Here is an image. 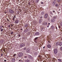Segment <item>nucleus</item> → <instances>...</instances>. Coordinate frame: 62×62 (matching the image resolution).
Returning a JSON list of instances; mask_svg holds the SVG:
<instances>
[{"instance_id": "61", "label": "nucleus", "mask_w": 62, "mask_h": 62, "mask_svg": "<svg viewBox=\"0 0 62 62\" xmlns=\"http://www.w3.org/2000/svg\"><path fill=\"white\" fill-rule=\"evenodd\" d=\"M50 24V23H48L49 25V24Z\"/></svg>"}, {"instance_id": "9", "label": "nucleus", "mask_w": 62, "mask_h": 62, "mask_svg": "<svg viewBox=\"0 0 62 62\" xmlns=\"http://www.w3.org/2000/svg\"><path fill=\"white\" fill-rule=\"evenodd\" d=\"M55 21V19H52L51 20V22H52V23H54V22Z\"/></svg>"}, {"instance_id": "15", "label": "nucleus", "mask_w": 62, "mask_h": 62, "mask_svg": "<svg viewBox=\"0 0 62 62\" xmlns=\"http://www.w3.org/2000/svg\"><path fill=\"white\" fill-rule=\"evenodd\" d=\"M50 13L51 14V15H53V13L52 12L50 11Z\"/></svg>"}, {"instance_id": "1", "label": "nucleus", "mask_w": 62, "mask_h": 62, "mask_svg": "<svg viewBox=\"0 0 62 62\" xmlns=\"http://www.w3.org/2000/svg\"><path fill=\"white\" fill-rule=\"evenodd\" d=\"M54 53L55 54H56L57 53V49H55L54 50Z\"/></svg>"}, {"instance_id": "2", "label": "nucleus", "mask_w": 62, "mask_h": 62, "mask_svg": "<svg viewBox=\"0 0 62 62\" xmlns=\"http://www.w3.org/2000/svg\"><path fill=\"white\" fill-rule=\"evenodd\" d=\"M23 54L22 53H19L18 54V56L19 57H22V56H23Z\"/></svg>"}, {"instance_id": "35", "label": "nucleus", "mask_w": 62, "mask_h": 62, "mask_svg": "<svg viewBox=\"0 0 62 62\" xmlns=\"http://www.w3.org/2000/svg\"><path fill=\"white\" fill-rule=\"evenodd\" d=\"M45 25H46V24H47V23H45Z\"/></svg>"}, {"instance_id": "51", "label": "nucleus", "mask_w": 62, "mask_h": 62, "mask_svg": "<svg viewBox=\"0 0 62 62\" xmlns=\"http://www.w3.org/2000/svg\"><path fill=\"white\" fill-rule=\"evenodd\" d=\"M45 48V46H44L43 47V49H44Z\"/></svg>"}, {"instance_id": "34", "label": "nucleus", "mask_w": 62, "mask_h": 62, "mask_svg": "<svg viewBox=\"0 0 62 62\" xmlns=\"http://www.w3.org/2000/svg\"><path fill=\"white\" fill-rule=\"evenodd\" d=\"M18 36V37H20L21 36V35L20 34H19Z\"/></svg>"}, {"instance_id": "28", "label": "nucleus", "mask_w": 62, "mask_h": 62, "mask_svg": "<svg viewBox=\"0 0 62 62\" xmlns=\"http://www.w3.org/2000/svg\"><path fill=\"white\" fill-rule=\"evenodd\" d=\"M51 28L52 29H54V26H52Z\"/></svg>"}, {"instance_id": "16", "label": "nucleus", "mask_w": 62, "mask_h": 62, "mask_svg": "<svg viewBox=\"0 0 62 62\" xmlns=\"http://www.w3.org/2000/svg\"><path fill=\"white\" fill-rule=\"evenodd\" d=\"M56 2H58L59 3V2H61V0H56Z\"/></svg>"}, {"instance_id": "38", "label": "nucleus", "mask_w": 62, "mask_h": 62, "mask_svg": "<svg viewBox=\"0 0 62 62\" xmlns=\"http://www.w3.org/2000/svg\"><path fill=\"white\" fill-rule=\"evenodd\" d=\"M50 18H47V20H49Z\"/></svg>"}, {"instance_id": "39", "label": "nucleus", "mask_w": 62, "mask_h": 62, "mask_svg": "<svg viewBox=\"0 0 62 62\" xmlns=\"http://www.w3.org/2000/svg\"><path fill=\"white\" fill-rule=\"evenodd\" d=\"M15 56H16V55H15V54H14L13 55V56H14V57H15Z\"/></svg>"}, {"instance_id": "36", "label": "nucleus", "mask_w": 62, "mask_h": 62, "mask_svg": "<svg viewBox=\"0 0 62 62\" xmlns=\"http://www.w3.org/2000/svg\"><path fill=\"white\" fill-rule=\"evenodd\" d=\"M2 26H0V30H1V28H2Z\"/></svg>"}, {"instance_id": "5", "label": "nucleus", "mask_w": 62, "mask_h": 62, "mask_svg": "<svg viewBox=\"0 0 62 62\" xmlns=\"http://www.w3.org/2000/svg\"><path fill=\"white\" fill-rule=\"evenodd\" d=\"M25 46V44H24L23 43L20 45V46L21 47H23Z\"/></svg>"}, {"instance_id": "12", "label": "nucleus", "mask_w": 62, "mask_h": 62, "mask_svg": "<svg viewBox=\"0 0 62 62\" xmlns=\"http://www.w3.org/2000/svg\"><path fill=\"white\" fill-rule=\"evenodd\" d=\"M47 46L48 48H51V45H47Z\"/></svg>"}, {"instance_id": "24", "label": "nucleus", "mask_w": 62, "mask_h": 62, "mask_svg": "<svg viewBox=\"0 0 62 62\" xmlns=\"http://www.w3.org/2000/svg\"><path fill=\"white\" fill-rule=\"evenodd\" d=\"M44 14V12H42L41 13V14H42V15H43V14Z\"/></svg>"}, {"instance_id": "7", "label": "nucleus", "mask_w": 62, "mask_h": 62, "mask_svg": "<svg viewBox=\"0 0 62 62\" xmlns=\"http://www.w3.org/2000/svg\"><path fill=\"white\" fill-rule=\"evenodd\" d=\"M39 35V32H36L35 34V35L36 36H38Z\"/></svg>"}, {"instance_id": "11", "label": "nucleus", "mask_w": 62, "mask_h": 62, "mask_svg": "<svg viewBox=\"0 0 62 62\" xmlns=\"http://www.w3.org/2000/svg\"><path fill=\"white\" fill-rule=\"evenodd\" d=\"M18 23H19V20H16L15 21V23H16V24Z\"/></svg>"}, {"instance_id": "3", "label": "nucleus", "mask_w": 62, "mask_h": 62, "mask_svg": "<svg viewBox=\"0 0 62 62\" xmlns=\"http://www.w3.org/2000/svg\"><path fill=\"white\" fill-rule=\"evenodd\" d=\"M9 12L10 13H14V11L11 9L9 10Z\"/></svg>"}, {"instance_id": "8", "label": "nucleus", "mask_w": 62, "mask_h": 62, "mask_svg": "<svg viewBox=\"0 0 62 62\" xmlns=\"http://www.w3.org/2000/svg\"><path fill=\"white\" fill-rule=\"evenodd\" d=\"M28 57L29 58H30V59H33V57L31 56L30 55H28Z\"/></svg>"}, {"instance_id": "42", "label": "nucleus", "mask_w": 62, "mask_h": 62, "mask_svg": "<svg viewBox=\"0 0 62 62\" xmlns=\"http://www.w3.org/2000/svg\"><path fill=\"white\" fill-rule=\"evenodd\" d=\"M58 27L59 28H60V26L59 25L58 26Z\"/></svg>"}, {"instance_id": "47", "label": "nucleus", "mask_w": 62, "mask_h": 62, "mask_svg": "<svg viewBox=\"0 0 62 62\" xmlns=\"http://www.w3.org/2000/svg\"><path fill=\"white\" fill-rule=\"evenodd\" d=\"M56 29H57V27H56Z\"/></svg>"}, {"instance_id": "62", "label": "nucleus", "mask_w": 62, "mask_h": 62, "mask_svg": "<svg viewBox=\"0 0 62 62\" xmlns=\"http://www.w3.org/2000/svg\"><path fill=\"white\" fill-rule=\"evenodd\" d=\"M21 61V62H22V61H23L21 60V61Z\"/></svg>"}, {"instance_id": "44", "label": "nucleus", "mask_w": 62, "mask_h": 62, "mask_svg": "<svg viewBox=\"0 0 62 62\" xmlns=\"http://www.w3.org/2000/svg\"><path fill=\"white\" fill-rule=\"evenodd\" d=\"M14 16L15 19L16 18V16Z\"/></svg>"}, {"instance_id": "45", "label": "nucleus", "mask_w": 62, "mask_h": 62, "mask_svg": "<svg viewBox=\"0 0 62 62\" xmlns=\"http://www.w3.org/2000/svg\"><path fill=\"white\" fill-rule=\"evenodd\" d=\"M53 13H54V12H55L54 11H54H53Z\"/></svg>"}, {"instance_id": "50", "label": "nucleus", "mask_w": 62, "mask_h": 62, "mask_svg": "<svg viewBox=\"0 0 62 62\" xmlns=\"http://www.w3.org/2000/svg\"><path fill=\"white\" fill-rule=\"evenodd\" d=\"M53 18H54V19H55V17H53Z\"/></svg>"}, {"instance_id": "43", "label": "nucleus", "mask_w": 62, "mask_h": 62, "mask_svg": "<svg viewBox=\"0 0 62 62\" xmlns=\"http://www.w3.org/2000/svg\"><path fill=\"white\" fill-rule=\"evenodd\" d=\"M41 4H44V3H43V2H41Z\"/></svg>"}, {"instance_id": "26", "label": "nucleus", "mask_w": 62, "mask_h": 62, "mask_svg": "<svg viewBox=\"0 0 62 62\" xmlns=\"http://www.w3.org/2000/svg\"><path fill=\"white\" fill-rule=\"evenodd\" d=\"M13 20L14 21H15V19H14V16H13Z\"/></svg>"}, {"instance_id": "49", "label": "nucleus", "mask_w": 62, "mask_h": 62, "mask_svg": "<svg viewBox=\"0 0 62 62\" xmlns=\"http://www.w3.org/2000/svg\"><path fill=\"white\" fill-rule=\"evenodd\" d=\"M7 20L8 21H9V20H8V19H7Z\"/></svg>"}, {"instance_id": "57", "label": "nucleus", "mask_w": 62, "mask_h": 62, "mask_svg": "<svg viewBox=\"0 0 62 62\" xmlns=\"http://www.w3.org/2000/svg\"><path fill=\"white\" fill-rule=\"evenodd\" d=\"M5 14H6V13H7V12H5Z\"/></svg>"}, {"instance_id": "41", "label": "nucleus", "mask_w": 62, "mask_h": 62, "mask_svg": "<svg viewBox=\"0 0 62 62\" xmlns=\"http://www.w3.org/2000/svg\"><path fill=\"white\" fill-rule=\"evenodd\" d=\"M27 34L28 35H30V33H27Z\"/></svg>"}, {"instance_id": "20", "label": "nucleus", "mask_w": 62, "mask_h": 62, "mask_svg": "<svg viewBox=\"0 0 62 62\" xmlns=\"http://www.w3.org/2000/svg\"><path fill=\"white\" fill-rule=\"evenodd\" d=\"M38 38H39L38 37L35 38V41L36 40H37V39H38Z\"/></svg>"}, {"instance_id": "31", "label": "nucleus", "mask_w": 62, "mask_h": 62, "mask_svg": "<svg viewBox=\"0 0 62 62\" xmlns=\"http://www.w3.org/2000/svg\"><path fill=\"white\" fill-rule=\"evenodd\" d=\"M24 57L25 58H26L27 57V56H24Z\"/></svg>"}, {"instance_id": "33", "label": "nucleus", "mask_w": 62, "mask_h": 62, "mask_svg": "<svg viewBox=\"0 0 62 62\" xmlns=\"http://www.w3.org/2000/svg\"><path fill=\"white\" fill-rule=\"evenodd\" d=\"M13 34V32L12 31L11 32V33L10 34Z\"/></svg>"}, {"instance_id": "52", "label": "nucleus", "mask_w": 62, "mask_h": 62, "mask_svg": "<svg viewBox=\"0 0 62 62\" xmlns=\"http://www.w3.org/2000/svg\"><path fill=\"white\" fill-rule=\"evenodd\" d=\"M39 57H40V55H39L38 56Z\"/></svg>"}, {"instance_id": "10", "label": "nucleus", "mask_w": 62, "mask_h": 62, "mask_svg": "<svg viewBox=\"0 0 62 62\" xmlns=\"http://www.w3.org/2000/svg\"><path fill=\"white\" fill-rule=\"evenodd\" d=\"M60 44V43H59V42H56V46H58V45H59Z\"/></svg>"}, {"instance_id": "21", "label": "nucleus", "mask_w": 62, "mask_h": 62, "mask_svg": "<svg viewBox=\"0 0 62 62\" xmlns=\"http://www.w3.org/2000/svg\"><path fill=\"white\" fill-rule=\"evenodd\" d=\"M53 60L52 61L53 62H54V61L55 60V58H53Z\"/></svg>"}, {"instance_id": "17", "label": "nucleus", "mask_w": 62, "mask_h": 62, "mask_svg": "<svg viewBox=\"0 0 62 62\" xmlns=\"http://www.w3.org/2000/svg\"><path fill=\"white\" fill-rule=\"evenodd\" d=\"M58 61H59V62H62V60H61V59H58Z\"/></svg>"}, {"instance_id": "58", "label": "nucleus", "mask_w": 62, "mask_h": 62, "mask_svg": "<svg viewBox=\"0 0 62 62\" xmlns=\"http://www.w3.org/2000/svg\"><path fill=\"white\" fill-rule=\"evenodd\" d=\"M17 13H19V11H17Z\"/></svg>"}, {"instance_id": "53", "label": "nucleus", "mask_w": 62, "mask_h": 62, "mask_svg": "<svg viewBox=\"0 0 62 62\" xmlns=\"http://www.w3.org/2000/svg\"><path fill=\"white\" fill-rule=\"evenodd\" d=\"M11 26H13V24H11Z\"/></svg>"}, {"instance_id": "14", "label": "nucleus", "mask_w": 62, "mask_h": 62, "mask_svg": "<svg viewBox=\"0 0 62 62\" xmlns=\"http://www.w3.org/2000/svg\"><path fill=\"white\" fill-rule=\"evenodd\" d=\"M12 62H15V59L13 58L12 59Z\"/></svg>"}, {"instance_id": "30", "label": "nucleus", "mask_w": 62, "mask_h": 62, "mask_svg": "<svg viewBox=\"0 0 62 62\" xmlns=\"http://www.w3.org/2000/svg\"><path fill=\"white\" fill-rule=\"evenodd\" d=\"M60 50L62 51V46H61L60 48Z\"/></svg>"}, {"instance_id": "48", "label": "nucleus", "mask_w": 62, "mask_h": 62, "mask_svg": "<svg viewBox=\"0 0 62 62\" xmlns=\"http://www.w3.org/2000/svg\"><path fill=\"white\" fill-rule=\"evenodd\" d=\"M8 28H10V25H8Z\"/></svg>"}, {"instance_id": "54", "label": "nucleus", "mask_w": 62, "mask_h": 62, "mask_svg": "<svg viewBox=\"0 0 62 62\" xmlns=\"http://www.w3.org/2000/svg\"><path fill=\"white\" fill-rule=\"evenodd\" d=\"M49 25L48 26H47V27H49Z\"/></svg>"}, {"instance_id": "56", "label": "nucleus", "mask_w": 62, "mask_h": 62, "mask_svg": "<svg viewBox=\"0 0 62 62\" xmlns=\"http://www.w3.org/2000/svg\"><path fill=\"white\" fill-rule=\"evenodd\" d=\"M23 30V29H21V30Z\"/></svg>"}, {"instance_id": "6", "label": "nucleus", "mask_w": 62, "mask_h": 62, "mask_svg": "<svg viewBox=\"0 0 62 62\" xmlns=\"http://www.w3.org/2000/svg\"><path fill=\"white\" fill-rule=\"evenodd\" d=\"M44 17L45 19H47V17H48V14H45Z\"/></svg>"}, {"instance_id": "22", "label": "nucleus", "mask_w": 62, "mask_h": 62, "mask_svg": "<svg viewBox=\"0 0 62 62\" xmlns=\"http://www.w3.org/2000/svg\"><path fill=\"white\" fill-rule=\"evenodd\" d=\"M58 6H59V5L57 4H55V7H58Z\"/></svg>"}, {"instance_id": "63", "label": "nucleus", "mask_w": 62, "mask_h": 62, "mask_svg": "<svg viewBox=\"0 0 62 62\" xmlns=\"http://www.w3.org/2000/svg\"><path fill=\"white\" fill-rule=\"evenodd\" d=\"M40 18H41V17H40Z\"/></svg>"}, {"instance_id": "23", "label": "nucleus", "mask_w": 62, "mask_h": 62, "mask_svg": "<svg viewBox=\"0 0 62 62\" xmlns=\"http://www.w3.org/2000/svg\"><path fill=\"white\" fill-rule=\"evenodd\" d=\"M28 25V24H26L25 25V27H27V26Z\"/></svg>"}, {"instance_id": "46", "label": "nucleus", "mask_w": 62, "mask_h": 62, "mask_svg": "<svg viewBox=\"0 0 62 62\" xmlns=\"http://www.w3.org/2000/svg\"><path fill=\"white\" fill-rule=\"evenodd\" d=\"M4 61H5V62H6V61H7V60H4Z\"/></svg>"}, {"instance_id": "60", "label": "nucleus", "mask_w": 62, "mask_h": 62, "mask_svg": "<svg viewBox=\"0 0 62 62\" xmlns=\"http://www.w3.org/2000/svg\"><path fill=\"white\" fill-rule=\"evenodd\" d=\"M1 27H3V26H2V25H1Z\"/></svg>"}, {"instance_id": "37", "label": "nucleus", "mask_w": 62, "mask_h": 62, "mask_svg": "<svg viewBox=\"0 0 62 62\" xmlns=\"http://www.w3.org/2000/svg\"><path fill=\"white\" fill-rule=\"evenodd\" d=\"M56 2L55 1V0H54V4H55V3Z\"/></svg>"}, {"instance_id": "19", "label": "nucleus", "mask_w": 62, "mask_h": 62, "mask_svg": "<svg viewBox=\"0 0 62 62\" xmlns=\"http://www.w3.org/2000/svg\"><path fill=\"white\" fill-rule=\"evenodd\" d=\"M41 22V19H40L39 21V23H40Z\"/></svg>"}, {"instance_id": "4", "label": "nucleus", "mask_w": 62, "mask_h": 62, "mask_svg": "<svg viewBox=\"0 0 62 62\" xmlns=\"http://www.w3.org/2000/svg\"><path fill=\"white\" fill-rule=\"evenodd\" d=\"M30 49L28 48L26 50V53H30Z\"/></svg>"}, {"instance_id": "18", "label": "nucleus", "mask_w": 62, "mask_h": 62, "mask_svg": "<svg viewBox=\"0 0 62 62\" xmlns=\"http://www.w3.org/2000/svg\"><path fill=\"white\" fill-rule=\"evenodd\" d=\"M59 45L60 46H62V42H60Z\"/></svg>"}, {"instance_id": "25", "label": "nucleus", "mask_w": 62, "mask_h": 62, "mask_svg": "<svg viewBox=\"0 0 62 62\" xmlns=\"http://www.w3.org/2000/svg\"><path fill=\"white\" fill-rule=\"evenodd\" d=\"M24 50H26V47H25L23 49Z\"/></svg>"}, {"instance_id": "32", "label": "nucleus", "mask_w": 62, "mask_h": 62, "mask_svg": "<svg viewBox=\"0 0 62 62\" xmlns=\"http://www.w3.org/2000/svg\"><path fill=\"white\" fill-rule=\"evenodd\" d=\"M61 26H62V22L60 23Z\"/></svg>"}, {"instance_id": "13", "label": "nucleus", "mask_w": 62, "mask_h": 62, "mask_svg": "<svg viewBox=\"0 0 62 62\" xmlns=\"http://www.w3.org/2000/svg\"><path fill=\"white\" fill-rule=\"evenodd\" d=\"M25 62H30V61L29 60H26L25 61Z\"/></svg>"}, {"instance_id": "40", "label": "nucleus", "mask_w": 62, "mask_h": 62, "mask_svg": "<svg viewBox=\"0 0 62 62\" xmlns=\"http://www.w3.org/2000/svg\"><path fill=\"white\" fill-rule=\"evenodd\" d=\"M3 53H1V56H3Z\"/></svg>"}, {"instance_id": "29", "label": "nucleus", "mask_w": 62, "mask_h": 62, "mask_svg": "<svg viewBox=\"0 0 62 62\" xmlns=\"http://www.w3.org/2000/svg\"><path fill=\"white\" fill-rule=\"evenodd\" d=\"M1 29V31L2 32V31H3V29Z\"/></svg>"}, {"instance_id": "55", "label": "nucleus", "mask_w": 62, "mask_h": 62, "mask_svg": "<svg viewBox=\"0 0 62 62\" xmlns=\"http://www.w3.org/2000/svg\"><path fill=\"white\" fill-rule=\"evenodd\" d=\"M19 61H21V60H19Z\"/></svg>"}, {"instance_id": "64", "label": "nucleus", "mask_w": 62, "mask_h": 62, "mask_svg": "<svg viewBox=\"0 0 62 62\" xmlns=\"http://www.w3.org/2000/svg\"><path fill=\"white\" fill-rule=\"evenodd\" d=\"M41 18H42V17H41Z\"/></svg>"}, {"instance_id": "27", "label": "nucleus", "mask_w": 62, "mask_h": 62, "mask_svg": "<svg viewBox=\"0 0 62 62\" xmlns=\"http://www.w3.org/2000/svg\"><path fill=\"white\" fill-rule=\"evenodd\" d=\"M39 0H36V2L37 3H38L39 2Z\"/></svg>"}, {"instance_id": "59", "label": "nucleus", "mask_w": 62, "mask_h": 62, "mask_svg": "<svg viewBox=\"0 0 62 62\" xmlns=\"http://www.w3.org/2000/svg\"><path fill=\"white\" fill-rule=\"evenodd\" d=\"M4 51H5V49H4Z\"/></svg>"}]
</instances>
